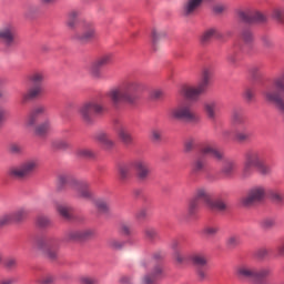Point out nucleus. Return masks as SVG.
I'll return each mask as SVG.
<instances>
[{
	"mask_svg": "<svg viewBox=\"0 0 284 284\" xmlns=\"http://www.w3.org/2000/svg\"><path fill=\"white\" fill-rule=\"evenodd\" d=\"M143 90V83L138 80H128L122 84L112 88L106 92V97L110 99L114 108H119L121 103L128 105H134L139 101V94Z\"/></svg>",
	"mask_w": 284,
	"mask_h": 284,
	"instance_id": "nucleus-1",
	"label": "nucleus"
},
{
	"mask_svg": "<svg viewBox=\"0 0 284 284\" xmlns=\"http://www.w3.org/2000/svg\"><path fill=\"white\" fill-rule=\"evenodd\" d=\"M254 170H257L261 176H270L272 174V168L265 163L261 151L251 150L245 154V162L242 170V178L250 179L254 174Z\"/></svg>",
	"mask_w": 284,
	"mask_h": 284,
	"instance_id": "nucleus-2",
	"label": "nucleus"
},
{
	"mask_svg": "<svg viewBox=\"0 0 284 284\" xmlns=\"http://www.w3.org/2000/svg\"><path fill=\"white\" fill-rule=\"evenodd\" d=\"M212 85V69L204 68L201 72L200 81L197 85H184L180 90V94L187 101H199L201 94L207 92V88Z\"/></svg>",
	"mask_w": 284,
	"mask_h": 284,
	"instance_id": "nucleus-3",
	"label": "nucleus"
},
{
	"mask_svg": "<svg viewBox=\"0 0 284 284\" xmlns=\"http://www.w3.org/2000/svg\"><path fill=\"white\" fill-rule=\"evenodd\" d=\"M34 245L37 250L43 252L50 261L59 258V247H61V240L54 235H40L36 239Z\"/></svg>",
	"mask_w": 284,
	"mask_h": 284,
	"instance_id": "nucleus-4",
	"label": "nucleus"
},
{
	"mask_svg": "<svg viewBox=\"0 0 284 284\" xmlns=\"http://www.w3.org/2000/svg\"><path fill=\"white\" fill-rule=\"evenodd\" d=\"M28 81L31 85L22 93V103H28V101H34L43 94V81H45V72L33 71L28 75Z\"/></svg>",
	"mask_w": 284,
	"mask_h": 284,
	"instance_id": "nucleus-5",
	"label": "nucleus"
},
{
	"mask_svg": "<svg viewBox=\"0 0 284 284\" xmlns=\"http://www.w3.org/2000/svg\"><path fill=\"white\" fill-rule=\"evenodd\" d=\"M266 103H273L277 109L284 104V82L280 78L275 79L273 84L263 92Z\"/></svg>",
	"mask_w": 284,
	"mask_h": 284,
	"instance_id": "nucleus-6",
	"label": "nucleus"
},
{
	"mask_svg": "<svg viewBox=\"0 0 284 284\" xmlns=\"http://www.w3.org/2000/svg\"><path fill=\"white\" fill-rule=\"evenodd\" d=\"M78 112L84 123L92 125L94 123V114H103L105 106L97 102V100H89L79 106Z\"/></svg>",
	"mask_w": 284,
	"mask_h": 284,
	"instance_id": "nucleus-7",
	"label": "nucleus"
},
{
	"mask_svg": "<svg viewBox=\"0 0 284 284\" xmlns=\"http://www.w3.org/2000/svg\"><path fill=\"white\" fill-rule=\"evenodd\" d=\"M169 116L173 121H199V115L193 112L192 104L183 102L169 110Z\"/></svg>",
	"mask_w": 284,
	"mask_h": 284,
	"instance_id": "nucleus-8",
	"label": "nucleus"
},
{
	"mask_svg": "<svg viewBox=\"0 0 284 284\" xmlns=\"http://www.w3.org/2000/svg\"><path fill=\"white\" fill-rule=\"evenodd\" d=\"M39 169V160H27L19 164L18 166H12L9 170V175L11 179H29V176H32L34 172Z\"/></svg>",
	"mask_w": 284,
	"mask_h": 284,
	"instance_id": "nucleus-9",
	"label": "nucleus"
},
{
	"mask_svg": "<svg viewBox=\"0 0 284 284\" xmlns=\"http://www.w3.org/2000/svg\"><path fill=\"white\" fill-rule=\"evenodd\" d=\"M267 194V191L265 190V186L263 185H255L252 186L246 195L241 199V204L243 207H252V205H256V203H261L263 199H265V195Z\"/></svg>",
	"mask_w": 284,
	"mask_h": 284,
	"instance_id": "nucleus-10",
	"label": "nucleus"
},
{
	"mask_svg": "<svg viewBox=\"0 0 284 284\" xmlns=\"http://www.w3.org/2000/svg\"><path fill=\"white\" fill-rule=\"evenodd\" d=\"M97 37H99V33H97V26H94L93 22H85L82 26V31L77 33L73 39L80 41V43H88V41H92L93 39H97Z\"/></svg>",
	"mask_w": 284,
	"mask_h": 284,
	"instance_id": "nucleus-11",
	"label": "nucleus"
},
{
	"mask_svg": "<svg viewBox=\"0 0 284 284\" xmlns=\"http://www.w3.org/2000/svg\"><path fill=\"white\" fill-rule=\"evenodd\" d=\"M0 40L6 48H14L17 45V29L12 24H7L0 29Z\"/></svg>",
	"mask_w": 284,
	"mask_h": 284,
	"instance_id": "nucleus-12",
	"label": "nucleus"
},
{
	"mask_svg": "<svg viewBox=\"0 0 284 284\" xmlns=\"http://www.w3.org/2000/svg\"><path fill=\"white\" fill-rule=\"evenodd\" d=\"M112 53H106L98 58L90 67L89 72L94 79H101V68L110 65L112 63Z\"/></svg>",
	"mask_w": 284,
	"mask_h": 284,
	"instance_id": "nucleus-13",
	"label": "nucleus"
},
{
	"mask_svg": "<svg viewBox=\"0 0 284 284\" xmlns=\"http://www.w3.org/2000/svg\"><path fill=\"white\" fill-rule=\"evenodd\" d=\"M239 18L244 23H265L267 21V16L256 10L240 11Z\"/></svg>",
	"mask_w": 284,
	"mask_h": 284,
	"instance_id": "nucleus-14",
	"label": "nucleus"
},
{
	"mask_svg": "<svg viewBox=\"0 0 284 284\" xmlns=\"http://www.w3.org/2000/svg\"><path fill=\"white\" fill-rule=\"evenodd\" d=\"M200 153L202 156H212L215 161H225V153L223 151L217 150L214 144L206 143L200 148Z\"/></svg>",
	"mask_w": 284,
	"mask_h": 284,
	"instance_id": "nucleus-15",
	"label": "nucleus"
},
{
	"mask_svg": "<svg viewBox=\"0 0 284 284\" xmlns=\"http://www.w3.org/2000/svg\"><path fill=\"white\" fill-rule=\"evenodd\" d=\"M132 168L136 171L140 181H146L150 176V164L143 160H135L132 162Z\"/></svg>",
	"mask_w": 284,
	"mask_h": 284,
	"instance_id": "nucleus-16",
	"label": "nucleus"
},
{
	"mask_svg": "<svg viewBox=\"0 0 284 284\" xmlns=\"http://www.w3.org/2000/svg\"><path fill=\"white\" fill-rule=\"evenodd\" d=\"M206 170L207 160L203 155H197L191 164V174H193V176H199L200 174H204Z\"/></svg>",
	"mask_w": 284,
	"mask_h": 284,
	"instance_id": "nucleus-17",
	"label": "nucleus"
},
{
	"mask_svg": "<svg viewBox=\"0 0 284 284\" xmlns=\"http://www.w3.org/2000/svg\"><path fill=\"white\" fill-rule=\"evenodd\" d=\"M73 192L78 199H92V191L90 190V183L77 181L73 184Z\"/></svg>",
	"mask_w": 284,
	"mask_h": 284,
	"instance_id": "nucleus-18",
	"label": "nucleus"
},
{
	"mask_svg": "<svg viewBox=\"0 0 284 284\" xmlns=\"http://www.w3.org/2000/svg\"><path fill=\"white\" fill-rule=\"evenodd\" d=\"M74 183H77V180H74L72 175L61 173L57 178V192H63L68 185L71 186V190H74Z\"/></svg>",
	"mask_w": 284,
	"mask_h": 284,
	"instance_id": "nucleus-19",
	"label": "nucleus"
},
{
	"mask_svg": "<svg viewBox=\"0 0 284 284\" xmlns=\"http://www.w3.org/2000/svg\"><path fill=\"white\" fill-rule=\"evenodd\" d=\"M237 278H247L256 281V267L250 264H242L236 268Z\"/></svg>",
	"mask_w": 284,
	"mask_h": 284,
	"instance_id": "nucleus-20",
	"label": "nucleus"
},
{
	"mask_svg": "<svg viewBox=\"0 0 284 284\" xmlns=\"http://www.w3.org/2000/svg\"><path fill=\"white\" fill-rule=\"evenodd\" d=\"M48 112V108L45 105H38L34 106L26 121V125L27 128H32V125L37 124V119H39V116H41L42 114H45Z\"/></svg>",
	"mask_w": 284,
	"mask_h": 284,
	"instance_id": "nucleus-21",
	"label": "nucleus"
},
{
	"mask_svg": "<svg viewBox=\"0 0 284 284\" xmlns=\"http://www.w3.org/2000/svg\"><path fill=\"white\" fill-rule=\"evenodd\" d=\"M197 202L202 201V203H204V205H206V207L209 205H212V192H210V190L205 186H200L197 189H195L194 192V197Z\"/></svg>",
	"mask_w": 284,
	"mask_h": 284,
	"instance_id": "nucleus-22",
	"label": "nucleus"
},
{
	"mask_svg": "<svg viewBox=\"0 0 284 284\" xmlns=\"http://www.w3.org/2000/svg\"><path fill=\"white\" fill-rule=\"evenodd\" d=\"M222 161H224V164L222 166L221 174H223L225 179H232L239 168V164L234 160L225 159V155Z\"/></svg>",
	"mask_w": 284,
	"mask_h": 284,
	"instance_id": "nucleus-23",
	"label": "nucleus"
},
{
	"mask_svg": "<svg viewBox=\"0 0 284 284\" xmlns=\"http://www.w3.org/2000/svg\"><path fill=\"white\" fill-rule=\"evenodd\" d=\"M223 33L217 28H209L201 36V43H210L212 39H222Z\"/></svg>",
	"mask_w": 284,
	"mask_h": 284,
	"instance_id": "nucleus-24",
	"label": "nucleus"
},
{
	"mask_svg": "<svg viewBox=\"0 0 284 284\" xmlns=\"http://www.w3.org/2000/svg\"><path fill=\"white\" fill-rule=\"evenodd\" d=\"M11 214L13 216L14 223H23V221H26L28 219V216L30 215V207H28L26 205L20 206L16 211H13Z\"/></svg>",
	"mask_w": 284,
	"mask_h": 284,
	"instance_id": "nucleus-25",
	"label": "nucleus"
},
{
	"mask_svg": "<svg viewBox=\"0 0 284 284\" xmlns=\"http://www.w3.org/2000/svg\"><path fill=\"white\" fill-rule=\"evenodd\" d=\"M231 123L232 125H234L235 129L247 125L245 124V115L243 114V111L234 109L231 114Z\"/></svg>",
	"mask_w": 284,
	"mask_h": 284,
	"instance_id": "nucleus-26",
	"label": "nucleus"
},
{
	"mask_svg": "<svg viewBox=\"0 0 284 284\" xmlns=\"http://www.w3.org/2000/svg\"><path fill=\"white\" fill-rule=\"evenodd\" d=\"M95 141L101 143V145H103L106 150H112V148H114V145H115L114 140H112L110 134H108L105 132H99L95 135Z\"/></svg>",
	"mask_w": 284,
	"mask_h": 284,
	"instance_id": "nucleus-27",
	"label": "nucleus"
},
{
	"mask_svg": "<svg viewBox=\"0 0 284 284\" xmlns=\"http://www.w3.org/2000/svg\"><path fill=\"white\" fill-rule=\"evenodd\" d=\"M251 138L252 133L250 132V129H247V125L235 129V140L239 143H245L246 141H250Z\"/></svg>",
	"mask_w": 284,
	"mask_h": 284,
	"instance_id": "nucleus-28",
	"label": "nucleus"
},
{
	"mask_svg": "<svg viewBox=\"0 0 284 284\" xmlns=\"http://www.w3.org/2000/svg\"><path fill=\"white\" fill-rule=\"evenodd\" d=\"M118 136L124 145H132V143H134V138L132 136V133H130V130H128L125 126L119 128Z\"/></svg>",
	"mask_w": 284,
	"mask_h": 284,
	"instance_id": "nucleus-29",
	"label": "nucleus"
},
{
	"mask_svg": "<svg viewBox=\"0 0 284 284\" xmlns=\"http://www.w3.org/2000/svg\"><path fill=\"white\" fill-rule=\"evenodd\" d=\"M219 110V103L216 101H210L204 103V112L210 121H216V112Z\"/></svg>",
	"mask_w": 284,
	"mask_h": 284,
	"instance_id": "nucleus-30",
	"label": "nucleus"
},
{
	"mask_svg": "<svg viewBox=\"0 0 284 284\" xmlns=\"http://www.w3.org/2000/svg\"><path fill=\"white\" fill-rule=\"evenodd\" d=\"M50 130H52V122L50 121V119H47L36 126L34 133L38 136H45V134H48Z\"/></svg>",
	"mask_w": 284,
	"mask_h": 284,
	"instance_id": "nucleus-31",
	"label": "nucleus"
},
{
	"mask_svg": "<svg viewBox=\"0 0 284 284\" xmlns=\"http://www.w3.org/2000/svg\"><path fill=\"white\" fill-rule=\"evenodd\" d=\"M81 17V11L74 9L69 11L68 18H67V26L70 28V30H74L77 28V20Z\"/></svg>",
	"mask_w": 284,
	"mask_h": 284,
	"instance_id": "nucleus-32",
	"label": "nucleus"
},
{
	"mask_svg": "<svg viewBox=\"0 0 284 284\" xmlns=\"http://www.w3.org/2000/svg\"><path fill=\"white\" fill-rule=\"evenodd\" d=\"M211 210H216L217 212H225L229 207L227 202L221 199L214 200V197L211 200V204L209 206Z\"/></svg>",
	"mask_w": 284,
	"mask_h": 284,
	"instance_id": "nucleus-33",
	"label": "nucleus"
},
{
	"mask_svg": "<svg viewBox=\"0 0 284 284\" xmlns=\"http://www.w3.org/2000/svg\"><path fill=\"white\" fill-rule=\"evenodd\" d=\"M57 212L64 219L65 221H70L72 219V207L65 204H58Z\"/></svg>",
	"mask_w": 284,
	"mask_h": 284,
	"instance_id": "nucleus-34",
	"label": "nucleus"
},
{
	"mask_svg": "<svg viewBox=\"0 0 284 284\" xmlns=\"http://www.w3.org/2000/svg\"><path fill=\"white\" fill-rule=\"evenodd\" d=\"M106 245L110 250L121 251L125 247V241L119 240L116 237H111L106 241Z\"/></svg>",
	"mask_w": 284,
	"mask_h": 284,
	"instance_id": "nucleus-35",
	"label": "nucleus"
},
{
	"mask_svg": "<svg viewBox=\"0 0 284 284\" xmlns=\"http://www.w3.org/2000/svg\"><path fill=\"white\" fill-rule=\"evenodd\" d=\"M271 17L276 21V23H284V8L275 7L271 11Z\"/></svg>",
	"mask_w": 284,
	"mask_h": 284,
	"instance_id": "nucleus-36",
	"label": "nucleus"
},
{
	"mask_svg": "<svg viewBox=\"0 0 284 284\" xmlns=\"http://www.w3.org/2000/svg\"><path fill=\"white\" fill-rule=\"evenodd\" d=\"M64 241L68 243L72 241H81V230H69L64 233Z\"/></svg>",
	"mask_w": 284,
	"mask_h": 284,
	"instance_id": "nucleus-37",
	"label": "nucleus"
},
{
	"mask_svg": "<svg viewBox=\"0 0 284 284\" xmlns=\"http://www.w3.org/2000/svg\"><path fill=\"white\" fill-rule=\"evenodd\" d=\"M191 261L196 265V267H205V265H207V258L205 255L200 253L192 255Z\"/></svg>",
	"mask_w": 284,
	"mask_h": 284,
	"instance_id": "nucleus-38",
	"label": "nucleus"
},
{
	"mask_svg": "<svg viewBox=\"0 0 284 284\" xmlns=\"http://www.w3.org/2000/svg\"><path fill=\"white\" fill-rule=\"evenodd\" d=\"M270 276H272V267L266 266L260 270L256 268L255 281H261L262 278H267Z\"/></svg>",
	"mask_w": 284,
	"mask_h": 284,
	"instance_id": "nucleus-39",
	"label": "nucleus"
},
{
	"mask_svg": "<svg viewBox=\"0 0 284 284\" xmlns=\"http://www.w3.org/2000/svg\"><path fill=\"white\" fill-rule=\"evenodd\" d=\"M239 245H241V237L239 235H230L226 239V247H229V250H236Z\"/></svg>",
	"mask_w": 284,
	"mask_h": 284,
	"instance_id": "nucleus-40",
	"label": "nucleus"
},
{
	"mask_svg": "<svg viewBox=\"0 0 284 284\" xmlns=\"http://www.w3.org/2000/svg\"><path fill=\"white\" fill-rule=\"evenodd\" d=\"M151 37L153 45H156V43H159L161 39H165V37H168V33L163 30L153 29L151 32Z\"/></svg>",
	"mask_w": 284,
	"mask_h": 284,
	"instance_id": "nucleus-41",
	"label": "nucleus"
},
{
	"mask_svg": "<svg viewBox=\"0 0 284 284\" xmlns=\"http://www.w3.org/2000/svg\"><path fill=\"white\" fill-rule=\"evenodd\" d=\"M77 156L80 159H94V152L90 149L80 148L75 150Z\"/></svg>",
	"mask_w": 284,
	"mask_h": 284,
	"instance_id": "nucleus-42",
	"label": "nucleus"
},
{
	"mask_svg": "<svg viewBox=\"0 0 284 284\" xmlns=\"http://www.w3.org/2000/svg\"><path fill=\"white\" fill-rule=\"evenodd\" d=\"M36 225H38V227H50V225H52V221H50V217L45 216V215H40L36 219Z\"/></svg>",
	"mask_w": 284,
	"mask_h": 284,
	"instance_id": "nucleus-43",
	"label": "nucleus"
},
{
	"mask_svg": "<svg viewBox=\"0 0 284 284\" xmlns=\"http://www.w3.org/2000/svg\"><path fill=\"white\" fill-rule=\"evenodd\" d=\"M196 212H199V200H195L193 197L189 202L187 214H189V216H194V215H196Z\"/></svg>",
	"mask_w": 284,
	"mask_h": 284,
	"instance_id": "nucleus-44",
	"label": "nucleus"
},
{
	"mask_svg": "<svg viewBox=\"0 0 284 284\" xmlns=\"http://www.w3.org/2000/svg\"><path fill=\"white\" fill-rule=\"evenodd\" d=\"M11 223H14L12 213H6L0 216V227H6V225H11Z\"/></svg>",
	"mask_w": 284,
	"mask_h": 284,
	"instance_id": "nucleus-45",
	"label": "nucleus"
},
{
	"mask_svg": "<svg viewBox=\"0 0 284 284\" xmlns=\"http://www.w3.org/2000/svg\"><path fill=\"white\" fill-rule=\"evenodd\" d=\"M260 225L263 230H272L276 225V220L273 217H265L260 222Z\"/></svg>",
	"mask_w": 284,
	"mask_h": 284,
	"instance_id": "nucleus-46",
	"label": "nucleus"
},
{
	"mask_svg": "<svg viewBox=\"0 0 284 284\" xmlns=\"http://www.w3.org/2000/svg\"><path fill=\"white\" fill-rule=\"evenodd\" d=\"M270 195L273 199V201H276V203H283L284 201V192L278 189L272 190L270 192Z\"/></svg>",
	"mask_w": 284,
	"mask_h": 284,
	"instance_id": "nucleus-47",
	"label": "nucleus"
},
{
	"mask_svg": "<svg viewBox=\"0 0 284 284\" xmlns=\"http://www.w3.org/2000/svg\"><path fill=\"white\" fill-rule=\"evenodd\" d=\"M152 101H163L165 99V91L161 89H154L150 94Z\"/></svg>",
	"mask_w": 284,
	"mask_h": 284,
	"instance_id": "nucleus-48",
	"label": "nucleus"
},
{
	"mask_svg": "<svg viewBox=\"0 0 284 284\" xmlns=\"http://www.w3.org/2000/svg\"><path fill=\"white\" fill-rule=\"evenodd\" d=\"M26 17H34V14H39V6L37 4H27L24 8Z\"/></svg>",
	"mask_w": 284,
	"mask_h": 284,
	"instance_id": "nucleus-49",
	"label": "nucleus"
},
{
	"mask_svg": "<svg viewBox=\"0 0 284 284\" xmlns=\"http://www.w3.org/2000/svg\"><path fill=\"white\" fill-rule=\"evenodd\" d=\"M239 61H241V53L237 51H233L227 55V62L231 65H239Z\"/></svg>",
	"mask_w": 284,
	"mask_h": 284,
	"instance_id": "nucleus-50",
	"label": "nucleus"
},
{
	"mask_svg": "<svg viewBox=\"0 0 284 284\" xmlns=\"http://www.w3.org/2000/svg\"><path fill=\"white\" fill-rule=\"evenodd\" d=\"M9 152L10 154H14L17 156L23 154V145L19 144V143H11L9 145Z\"/></svg>",
	"mask_w": 284,
	"mask_h": 284,
	"instance_id": "nucleus-51",
	"label": "nucleus"
},
{
	"mask_svg": "<svg viewBox=\"0 0 284 284\" xmlns=\"http://www.w3.org/2000/svg\"><path fill=\"white\" fill-rule=\"evenodd\" d=\"M202 234H204L205 236H216V234H219V226L216 225L205 226L202 230Z\"/></svg>",
	"mask_w": 284,
	"mask_h": 284,
	"instance_id": "nucleus-52",
	"label": "nucleus"
},
{
	"mask_svg": "<svg viewBox=\"0 0 284 284\" xmlns=\"http://www.w3.org/2000/svg\"><path fill=\"white\" fill-rule=\"evenodd\" d=\"M95 207H98V210L100 212H108L109 207H110V202L103 200V199H98L95 200Z\"/></svg>",
	"mask_w": 284,
	"mask_h": 284,
	"instance_id": "nucleus-53",
	"label": "nucleus"
},
{
	"mask_svg": "<svg viewBox=\"0 0 284 284\" xmlns=\"http://www.w3.org/2000/svg\"><path fill=\"white\" fill-rule=\"evenodd\" d=\"M54 275L50 273L43 274L38 278V283L40 284H54Z\"/></svg>",
	"mask_w": 284,
	"mask_h": 284,
	"instance_id": "nucleus-54",
	"label": "nucleus"
},
{
	"mask_svg": "<svg viewBox=\"0 0 284 284\" xmlns=\"http://www.w3.org/2000/svg\"><path fill=\"white\" fill-rule=\"evenodd\" d=\"M119 176L121 181H128V179H130V166L128 165L120 166Z\"/></svg>",
	"mask_w": 284,
	"mask_h": 284,
	"instance_id": "nucleus-55",
	"label": "nucleus"
},
{
	"mask_svg": "<svg viewBox=\"0 0 284 284\" xmlns=\"http://www.w3.org/2000/svg\"><path fill=\"white\" fill-rule=\"evenodd\" d=\"M52 148L55 150H68V148H70V143L65 140H55L52 142Z\"/></svg>",
	"mask_w": 284,
	"mask_h": 284,
	"instance_id": "nucleus-56",
	"label": "nucleus"
},
{
	"mask_svg": "<svg viewBox=\"0 0 284 284\" xmlns=\"http://www.w3.org/2000/svg\"><path fill=\"white\" fill-rule=\"evenodd\" d=\"M92 236H94V230L92 229L80 230V241H88V239H92Z\"/></svg>",
	"mask_w": 284,
	"mask_h": 284,
	"instance_id": "nucleus-57",
	"label": "nucleus"
},
{
	"mask_svg": "<svg viewBox=\"0 0 284 284\" xmlns=\"http://www.w3.org/2000/svg\"><path fill=\"white\" fill-rule=\"evenodd\" d=\"M144 236L148 239V241H156V239H159V232H156L154 229H145Z\"/></svg>",
	"mask_w": 284,
	"mask_h": 284,
	"instance_id": "nucleus-58",
	"label": "nucleus"
},
{
	"mask_svg": "<svg viewBox=\"0 0 284 284\" xmlns=\"http://www.w3.org/2000/svg\"><path fill=\"white\" fill-rule=\"evenodd\" d=\"M242 40L244 43H252V41H254V34L250 29H244L242 31Z\"/></svg>",
	"mask_w": 284,
	"mask_h": 284,
	"instance_id": "nucleus-59",
	"label": "nucleus"
},
{
	"mask_svg": "<svg viewBox=\"0 0 284 284\" xmlns=\"http://www.w3.org/2000/svg\"><path fill=\"white\" fill-rule=\"evenodd\" d=\"M196 145V140L194 139H187L184 142V152L187 154L190 152H192V150H194Z\"/></svg>",
	"mask_w": 284,
	"mask_h": 284,
	"instance_id": "nucleus-60",
	"label": "nucleus"
},
{
	"mask_svg": "<svg viewBox=\"0 0 284 284\" xmlns=\"http://www.w3.org/2000/svg\"><path fill=\"white\" fill-rule=\"evenodd\" d=\"M162 136H163V131H162V130L153 129V130L151 131V139H152V141H154L155 143L161 142Z\"/></svg>",
	"mask_w": 284,
	"mask_h": 284,
	"instance_id": "nucleus-61",
	"label": "nucleus"
},
{
	"mask_svg": "<svg viewBox=\"0 0 284 284\" xmlns=\"http://www.w3.org/2000/svg\"><path fill=\"white\" fill-rule=\"evenodd\" d=\"M80 283L81 284H97V283H99V280H97V277H94V276L85 275L80 278Z\"/></svg>",
	"mask_w": 284,
	"mask_h": 284,
	"instance_id": "nucleus-62",
	"label": "nucleus"
},
{
	"mask_svg": "<svg viewBox=\"0 0 284 284\" xmlns=\"http://www.w3.org/2000/svg\"><path fill=\"white\" fill-rule=\"evenodd\" d=\"M6 270H14L17 267V260L14 257H9L4 261Z\"/></svg>",
	"mask_w": 284,
	"mask_h": 284,
	"instance_id": "nucleus-63",
	"label": "nucleus"
},
{
	"mask_svg": "<svg viewBox=\"0 0 284 284\" xmlns=\"http://www.w3.org/2000/svg\"><path fill=\"white\" fill-rule=\"evenodd\" d=\"M135 219H138V221H144V219H148V209H140L135 214Z\"/></svg>",
	"mask_w": 284,
	"mask_h": 284,
	"instance_id": "nucleus-64",
	"label": "nucleus"
}]
</instances>
